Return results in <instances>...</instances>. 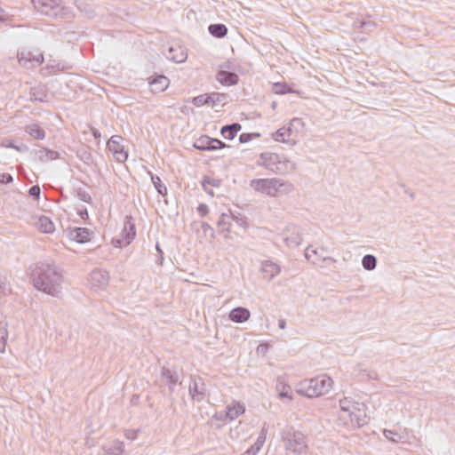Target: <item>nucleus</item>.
Here are the masks:
<instances>
[{"instance_id": "1", "label": "nucleus", "mask_w": 455, "mask_h": 455, "mask_svg": "<svg viewBox=\"0 0 455 455\" xmlns=\"http://www.w3.org/2000/svg\"><path fill=\"white\" fill-rule=\"evenodd\" d=\"M31 280L34 287L52 297H59L64 281L62 270L54 262H37L32 267Z\"/></svg>"}, {"instance_id": "2", "label": "nucleus", "mask_w": 455, "mask_h": 455, "mask_svg": "<svg viewBox=\"0 0 455 455\" xmlns=\"http://www.w3.org/2000/svg\"><path fill=\"white\" fill-rule=\"evenodd\" d=\"M366 410L363 403L343 397L339 400V419L347 427H363L367 423Z\"/></svg>"}, {"instance_id": "3", "label": "nucleus", "mask_w": 455, "mask_h": 455, "mask_svg": "<svg viewBox=\"0 0 455 455\" xmlns=\"http://www.w3.org/2000/svg\"><path fill=\"white\" fill-rule=\"evenodd\" d=\"M250 186L256 192L270 197L289 194L294 188L292 184L277 178L254 179L250 181Z\"/></svg>"}, {"instance_id": "4", "label": "nucleus", "mask_w": 455, "mask_h": 455, "mask_svg": "<svg viewBox=\"0 0 455 455\" xmlns=\"http://www.w3.org/2000/svg\"><path fill=\"white\" fill-rule=\"evenodd\" d=\"M258 164L269 172L280 175L291 173L296 169V164L290 159L270 152L261 153Z\"/></svg>"}, {"instance_id": "5", "label": "nucleus", "mask_w": 455, "mask_h": 455, "mask_svg": "<svg viewBox=\"0 0 455 455\" xmlns=\"http://www.w3.org/2000/svg\"><path fill=\"white\" fill-rule=\"evenodd\" d=\"M281 437L287 452H292L297 455H302L307 452L308 448L307 438L302 432L291 427L282 432Z\"/></svg>"}, {"instance_id": "6", "label": "nucleus", "mask_w": 455, "mask_h": 455, "mask_svg": "<svg viewBox=\"0 0 455 455\" xmlns=\"http://www.w3.org/2000/svg\"><path fill=\"white\" fill-rule=\"evenodd\" d=\"M136 235L135 220L132 216H126L124 228L120 234V237L113 239L115 247H124L129 245Z\"/></svg>"}, {"instance_id": "7", "label": "nucleus", "mask_w": 455, "mask_h": 455, "mask_svg": "<svg viewBox=\"0 0 455 455\" xmlns=\"http://www.w3.org/2000/svg\"><path fill=\"white\" fill-rule=\"evenodd\" d=\"M17 59L19 64L26 68H34L44 63V54L39 51L21 49L18 51Z\"/></svg>"}, {"instance_id": "8", "label": "nucleus", "mask_w": 455, "mask_h": 455, "mask_svg": "<svg viewBox=\"0 0 455 455\" xmlns=\"http://www.w3.org/2000/svg\"><path fill=\"white\" fill-rule=\"evenodd\" d=\"M324 248H313L307 246L305 250V258L313 265L323 267L325 263H335L336 259L324 255Z\"/></svg>"}, {"instance_id": "9", "label": "nucleus", "mask_w": 455, "mask_h": 455, "mask_svg": "<svg viewBox=\"0 0 455 455\" xmlns=\"http://www.w3.org/2000/svg\"><path fill=\"white\" fill-rule=\"evenodd\" d=\"M206 385L199 376H191L188 393L193 401L202 402L206 396Z\"/></svg>"}, {"instance_id": "10", "label": "nucleus", "mask_w": 455, "mask_h": 455, "mask_svg": "<svg viewBox=\"0 0 455 455\" xmlns=\"http://www.w3.org/2000/svg\"><path fill=\"white\" fill-rule=\"evenodd\" d=\"M121 140L122 138L120 136H112L107 144L115 159L119 163H124L128 158V153L120 143Z\"/></svg>"}, {"instance_id": "11", "label": "nucleus", "mask_w": 455, "mask_h": 455, "mask_svg": "<svg viewBox=\"0 0 455 455\" xmlns=\"http://www.w3.org/2000/svg\"><path fill=\"white\" fill-rule=\"evenodd\" d=\"M194 147L201 151H213L219 148H224L228 146L218 139H213L209 136H202L196 140Z\"/></svg>"}, {"instance_id": "12", "label": "nucleus", "mask_w": 455, "mask_h": 455, "mask_svg": "<svg viewBox=\"0 0 455 455\" xmlns=\"http://www.w3.org/2000/svg\"><path fill=\"white\" fill-rule=\"evenodd\" d=\"M34 8L44 15H55L60 0H31Z\"/></svg>"}, {"instance_id": "13", "label": "nucleus", "mask_w": 455, "mask_h": 455, "mask_svg": "<svg viewBox=\"0 0 455 455\" xmlns=\"http://www.w3.org/2000/svg\"><path fill=\"white\" fill-rule=\"evenodd\" d=\"M310 380L312 381L315 393H316V397L327 394L333 384L331 378L325 374L312 378Z\"/></svg>"}, {"instance_id": "14", "label": "nucleus", "mask_w": 455, "mask_h": 455, "mask_svg": "<svg viewBox=\"0 0 455 455\" xmlns=\"http://www.w3.org/2000/svg\"><path fill=\"white\" fill-rule=\"evenodd\" d=\"M90 282L92 287L104 289L109 282V274L108 271L96 268L90 275Z\"/></svg>"}, {"instance_id": "15", "label": "nucleus", "mask_w": 455, "mask_h": 455, "mask_svg": "<svg viewBox=\"0 0 455 455\" xmlns=\"http://www.w3.org/2000/svg\"><path fill=\"white\" fill-rule=\"evenodd\" d=\"M179 374L175 371L163 367L161 369L160 379L162 383L168 387L171 393L174 392L179 382Z\"/></svg>"}, {"instance_id": "16", "label": "nucleus", "mask_w": 455, "mask_h": 455, "mask_svg": "<svg viewBox=\"0 0 455 455\" xmlns=\"http://www.w3.org/2000/svg\"><path fill=\"white\" fill-rule=\"evenodd\" d=\"M166 58L176 63H183L188 58V53L182 46L175 44L169 47Z\"/></svg>"}, {"instance_id": "17", "label": "nucleus", "mask_w": 455, "mask_h": 455, "mask_svg": "<svg viewBox=\"0 0 455 455\" xmlns=\"http://www.w3.org/2000/svg\"><path fill=\"white\" fill-rule=\"evenodd\" d=\"M104 455H128L125 452L124 442L117 439L113 440L108 444L102 446Z\"/></svg>"}, {"instance_id": "18", "label": "nucleus", "mask_w": 455, "mask_h": 455, "mask_svg": "<svg viewBox=\"0 0 455 455\" xmlns=\"http://www.w3.org/2000/svg\"><path fill=\"white\" fill-rule=\"evenodd\" d=\"M68 236L72 241L84 243L90 240V231L86 228H75L68 230Z\"/></svg>"}, {"instance_id": "19", "label": "nucleus", "mask_w": 455, "mask_h": 455, "mask_svg": "<svg viewBox=\"0 0 455 455\" xmlns=\"http://www.w3.org/2000/svg\"><path fill=\"white\" fill-rule=\"evenodd\" d=\"M32 154L42 163H46L52 160H56L60 157L59 152L49 149L47 148H41L35 149Z\"/></svg>"}, {"instance_id": "20", "label": "nucleus", "mask_w": 455, "mask_h": 455, "mask_svg": "<svg viewBox=\"0 0 455 455\" xmlns=\"http://www.w3.org/2000/svg\"><path fill=\"white\" fill-rule=\"evenodd\" d=\"M250 311L242 307H237L231 310L229 313V318L234 323H242L246 322L250 318Z\"/></svg>"}, {"instance_id": "21", "label": "nucleus", "mask_w": 455, "mask_h": 455, "mask_svg": "<svg viewBox=\"0 0 455 455\" xmlns=\"http://www.w3.org/2000/svg\"><path fill=\"white\" fill-rule=\"evenodd\" d=\"M218 81L223 85H235L238 83V76L235 73L229 71H219L217 75Z\"/></svg>"}, {"instance_id": "22", "label": "nucleus", "mask_w": 455, "mask_h": 455, "mask_svg": "<svg viewBox=\"0 0 455 455\" xmlns=\"http://www.w3.org/2000/svg\"><path fill=\"white\" fill-rule=\"evenodd\" d=\"M297 393L308 398L316 397L312 381L309 379H304L298 384Z\"/></svg>"}, {"instance_id": "23", "label": "nucleus", "mask_w": 455, "mask_h": 455, "mask_svg": "<svg viewBox=\"0 0 455 455\" xmlns=\"http://www.w3.org/2000/svg\"><path fill=\"white\" fill-rule=\"evenodd\" d=\"M291 134V127L283 126V127L278 129L276 132H275L272 134V138L274 140H275L277 142L293 145V144H295V141L291 142V140H290Z\"/></svg>"}, {"instance_id": "24", "label": "nucleus", "mask_w": 455, "mask_h": 455, "mask_svg": "<svg viewBox=\"0 0 455 455\" xmlns=\"http://www.w3.org/2000/svg\"><path fill=\"white\" fill-rule=\"evenodd\" d=\"M25 132L37 140H43L45 136V131L38 124H30L25 126Z\"/></svg>"}, {"instance_id": "25", "label": "nucleus", "mask_w": 455, "mask_h": 455, "mask_svg": "<svg viewBox=\"0 0 455 455\" xmlns=\"http://www.w3.org/2000/svg\"><path fill=\"white\" fill-rule=\"evenodd\" d=\"M261 271L267 278L271 280L280 273L281 268L277 264L266 260L262 263Z\"/></svg>"}, {"instance_id": "26", "label": "nucleus", "mask_w": 455, "mask_h": 455, "mask_svg": "<svg viewBox=\"0 0 455 455\" xmlns=\"http://www.w3.org/2000/svg\"><path fill=\"white\" fill-rule=\"evenodd\" d=\"M30 100L45 102L47 100V90L44 85L32 87L29 92Z\"/></svg>"}, {"instance_id": "27", "label": "nucleus", "mask_w": 455, "mask_h": 455, "mask_svg": "<svg viewBox=\"0 0 455 455\" xmlns=\"http://www.w3.org/2000/svg\"><path fill=\"white\" fill-rule=\"evenodd\" d=\"M36 226L42 233L45 234H51L55 230L53 222L50 218L44 215H42L38 218L37 221L36 222Z\"/></svg>"}, {"instance_id": "28", "label": "nucleus", "mask_w": 455, "mask_h": 455, "mask_svg": "<svg viewBox=\"0 0 455 455\" xmlns=\"http://www.w3.org/2000/svg\"><path fill=\"white\" fill-rule=\"evenodd\" d=\"M169 86V79L164 76H157L150 84L153 92H162Z\"/></svg>"}, {"instance_id": "29", "label": "nucleus", "mask_w": 455, "mask_h": 455, "mask_svg": "<svg viewBox=\"0 0 455 455\" xmlns=\"http://www.w3.org/2000/svg\"><path fill=\"white\" fill-rule=\"evenodd\" d=\"M242 126L238 123H234L231 124L224 125L221 130L220 133L226 140H233L237 132L241 130Z\"/></svg>"}, {"instance_id": "30", "label": "nucleus", "mask_w": 455, "mask_h": 455, "mask_svg": "<svg viewBox=\"0 0 455 455\" xmlns=\"http://www.w3.org/2000/svg\"><path fill=\"white\" fill-rule=\"evenodd\" d=\"M245 411V408L243 404L240 403H235L232 405L227 407V418L229 420H235L240 415H242Z\"/></svg>"}, {"instance_id": "31", "label": "nucleus", "mask_w": 455, "mask_h": 455, "mask_svg": "<svg viewBox=\"0 0 455 455\" xmlns=\"http://www.w3.org/2000/svg\"><path fill=\"white\" fill-rule=\"evenodd\" d=\"M283 241L288 247L295 248L301 243L302 237L299 234L298 229L296 228H293V230L291 233V235H286L283 237Z\"/></svg>"}, {"instance_id": "32", "label": "nucleus", "mask_w": 455, "mask_h": 455, "mask_svg": "<svg viewBox=\"0 0 455 455\" xmlns=\"http://www.w3.org/2000/svg\"><path fill=\"white\" fill-rule=\"evenodd\" d=\"M68 67L63 63L52 61V63L47 64L43 69L44 76H52L55 74V71H64L68 69Z\"/></svg>"}, {"instance_id": "33", "label": "nucleus", "mask_w": 455, "mask_h": 455, "mask_svg": "<svg viewBox=\"0 0 455 455\" xmlns=\"http://www.w3.org/2000/svg\"><path fill=\"white\" fill-rule=\"evenodd\" d=\"M209 33L217 38L224 37L228 33V28L224 24H212L208 27Z\"/></svg>"}, {"instance_id": "34", "label": "nucleus", "mask_w": 455, "mask_h": 455, "mask_svg": "<svg viewBox=\"0 0 455 455\" xmlns=\"http://www.w3.org/2000/svg\"><path fill=\"white\" fill-rule=\"evenodd\" d=\"M362 266L367 271L375 269L377 266V259L374 255L367 254L362 259Z\"/></svg>"}, {"instance_id": "35", "label": "nucleus", "mask_w": 455, "mask_h": 455, "mask_svg": "<svg viewBox=\"0 0 455 455\" xmlns=\"http://www.w3.org/2000/svg\"><path fill=\"white\" fill-rule=\"evenodd\" d=\"M228 99L226 93L221 92H212L208 93L209 104L216 105L219 103L225 104Z\"/></svg>"}, {"instance_id": "36", "label": "nucleus", "mask_w": 455, "mask_h": 455, "mask_svg": "<svg viewBox=\"0 0 455 455\" xmlns=\"http://www.w3.org/2000/svg\"><path fill=\"white\" fill-rule=\"evenodd\" d=\"M276 388L279 391L280 397L292 399L291 388L289 385L278 380Z\"/></svg>"}, {"instance_id": "37", "label": "nucleus", "mask_w": 455, "mask_h": 455, "mask_svg": "<svg viewBox=\"0 0 455 455\" xmlns=\"http://www.w3.org/2000/svg\"><path fill=\"white\" fill-rule=\"evenodd\" d=\"M74 195L79 200L90 204L92 202L91 195L84 188H76L74 189Z\"/></svg>"}, {"instance_id": "38", "label": "nucleus", "mask_w": 455, "mask_h": 455, "mask_svg": "<svg viewBox=\"0 0 455 455\" xmlns=\"http://www.w3.org/2000/svg\"><path fill=\"white\" fill-rule=\"evenodd\" d=\"M11 293V284L6 275L0 273V295L6 296Z\"/></svg>"}, {"instance_id": "39", "label": "nucleus", "mask_w": 455, "mask_h": 455, "mask_svg": "<svg viewBox=\"0 0 455 455\" xmlns=\"http://www.w3.org/2000/svg\"><path fill=\"white\" fill-rule=\"evenodd\" d=\"M230 218L228 214L222 213L217 222L218 228L220 231H229L231 223L228 220Z\"/></svg>"}, {"instance_id": "40", "label": "nucleus", "mask_w": 455, "mask_h": 455, "mask_svg": "<svg viewBox=\"0 0 455 455\" xmlns=\"http://www.w3.org/2000/svg\"><path fill=\"white\" fill-rule=\"evenodd\" d=\"M152 183L154 184V187L157 190V192L161 196H165L167 194V188L164 186V184L162 182L161 179L158 176H151Z\"/></svg>"}, {"instance_id": "41", "label": "nucleus", "mask_w": 455, "mask_h": 455, "mask_svg": "<svg viewBox=\"0 0 455 455\" xmlns=\"http://www.w3.org/2000/svg\"><path fill=\"white\" fill-rule=\"evenodd\" d=\"M8 331L5 323H0V352L5 351Z\"/></svg>"}, {"instance_id": "42", "label": "nucleus", "mask_w": 455, "mask_h": 455, "mask_svg": "<svg viewBox=\"0 0 455 455\" xmlns=\"http://www.w3.org/2000/svg\"><path fill=\"white\" fill-rule=\"evenodd\" d=\"M383 435L390 442H393V443L403 442V435L395 431L385 429L383 432Z\"/></svg>"}, {"instance_id": "43", "label": "nucleus", "mask_w": 455, "mask_h": 455, "mask_svg": "<svg viewBox=\"0 0 455 455\" xmlns=\"http://www.w3.org/2000/svg\"><path fill=\"white\" fill-rule=\"evenodd\" d=\"M273 92L275 94H286L288 92H291V90L289 87V85L285 83H275L273 84L272 88Z\"/></svg>"}, {"instance_id": "44", "label": "nucleus", "mask_w": 455, "mask_h": 455, "mask_svg": "<svg viewBox=\"0 0 455 455\" xmlns=\"http://www.w3.org/2000/svg\"><path fill=\"white\" fill-rule=\"evenodd\" d=\"M220 184H221L220 180L210 178L208 176H204L201 181V185L204 189H206V186L218 188L220 186Z\"/></svg>"}, {"instance_id": "45", "label": "nucleus", "mask_w": 455, "mask_h": 455, "mask_svg": "<svg viewBox=\"0 0 455 455\" xmlns=\"http://www.w3.org/2000/svg\"><path fill=\"white\" fill-rule=\"evenodd\" d=\"M192 103L196 107H202L205 104H209L208 93L201 94L192 99Z\"/></svg>"}, {"instance_id": "46", "label": "nucleus", "mask_w": 455, "mask_h": 455, "mask_svg": "<svg viewBox=\"0 0 455 455\" xmlns=\"http://www.w3.org/2000/svg\"><path fill=\"white\" fill-rule=\"evenodd\" d=\"M266 433L267 430L265 428H262L261 433L257 438V441L251 446V448H257V452L259 451L261 447L263 446L265 440H266Z\"/></svg>"}, {"instance_id": "47", "label": "nucleus", "mask_w": 455, "mask_h": 455, "mask_svg": "<svg viewBox=\"0 0 455 455\" xmlns=\"http://www.w3.org/2000/svg\"><path fill=\"white\" fill-rule=\"evenodd\" d=\"M201 228L205 236H210L213 239L215 237V231L207 222H201Z\"/></svg>"}, {"instance_id": "48", "label": "nucleus", "mask_w": 455, "mask_h": 455, "mask_svg": "<svg viewBox=\"0 0 455 455\" xmlns=\"http://www.w3.org/2000/svg\"><path fill=\"white\" fill-rule=\"evenodd\" d=\"M231 218L235 220L238 226L245 228L247 226V219L244 216H242L240 213L235 215L231 213Z\"/></svg>"}, {"instance_id": "49", "label": "nucleus", "mask_w": 455, "mask_h": 455, "mask_svg": "<svg viewBox=\"0 0 455 455\" xmlns=\"http://www.w3.org/2000/svg\"><path fill=\"white\" fill-rule=\"evenodd\" d=\"M359 27L365 32H371L376 27V23L373 21H361Z\"/></svg>"}, {"instance_id": "50", "label": "nucleus", "mask_w": 455, "mask_h": 455, "mask_svg": "<svg viewBox=\"0 0 455 455\" xmlns=\"http://www.w3.org/2000/svg\"><path fill=\"white\" fill-rule=\"evenodd\" d=\"M28 194L34 199L38 200L41 194L40 187L38 185L32 186L28 190Z\"/></svg>"}, {"instance_id": "51", "label": "nucleus", "mask_w": 455, "mask_h": 455, "mask_svg": "<svg viewBox=\"0 0 455 455\" xmlns=\"http://www.w3.org/2000/svg\"><path fill=\"white\" fill-rule=\"evenodd\" d=\"M259 133H245V132H243V133L240 134L239 141L241 143H247L251 140L252 137H259Z\"/></svg>"}, {"instance_id": "52", "label": "nucleus", "mask_w": 455, "mask_h": 455, "mask_svg": "<svg viewBox=\"0 0 455 455\" xmlns=\"http://www.w3.org/2000/svg\"><path fill=\"white\" fill-rule=\"evenodd\" d=\"M197 213L201 216V217H204L206 216L208 213H209V207L207 204H200L198 206H197Z\"/></svg>"}, {"instance_id": "53", "label": "nucleus", "mask_w": 455, "mask_h": 455, "mask_svg": "<svg viewBox=\"0 0 455 455\" xmlns=\"http://www.w3.org/2000/svg\"><path fill=\"white\" fill-rule=\"evenodd\" d=\"M138 434H139V430L127 429V430H125L124 436L128 440L133 441V440H135L138 437Z\"/></svg>"}, {"instance_id": "54", "label": "nucleus", "mask_w": 455, "mask_h": 455, "mask_svg": "<svg viewBox=\"0 0 455 455\" xmlns=\"http://www.w3.org/2000/svg\"><path fill=\"white\" fill-rule=\"evenodd\" d=\"M13 181V178L10 173H0V183L9 184Z\"/></svg>"}, {"instance_id": "55", "label": "nucleus", "mask_w": 455, "mask_h": 455, "mask_svg": "<svg viewBox=\"0 0 455 455\" xmlns=\"http://www.w3.org/2000/svg\"><path fill=\"white\" fill-rule=\"evenodd\" d=\"M78 215L83 219V220H87L89 218V214H88V212H87V209L84 208V209H81L79 210L78 212Z\"/></svg>"}, {"instance_id": "56", "label": "nucleus", "mask_w": 455, "mask_h": 455, "mask_svg": "<svg viewBox=\"0 0 455 455\" xmlns=\"http://www.w3.org/2000/svg\"><path fill=\"white\" fill-rule=\"evenodd\" d=\"M257 448H251L250 447L249 449H247L243 453H242L241 455H257Z\"/></svg>"}, {"instance_id": "57", "label": "nucleus", "mask_w": 455, "mask_h": 455, "mask_svg": "<svg viewBox=\"0 0 455 455\" xmlns=\"http://www.w3.org/2000/svg\"><path fill=\"white\" fill-rule=\"evenodd\" d=\"M91 130H92V133L93 137L96 140H99L100 138V132L95 128H92Z\"/></svg>"}, {"instance_id": "58", "label": "nucleus", "mask_w": 455, "mask_h": 455, "mask_svg": "<svg viewBox=\"0 0 455 455\" xmlns=\"http://www.w3.org/2000/svg\"><path fill=\"white\" fill-rule=\"evenodd\" d=\"M278 327L282 330L284 329L286 327V321L284 319H279Z\"/></svg>"}, {"instance_id": "59", "label": "nucleus", "mask_w": 455, "mask_h": 455, "mask_svg": "<svg viewBox=\"0 0 455 455\" xmlns=\"http://www.w3.org/2000/svg\"><path fill=\"white\" fill-rule=\"evenodd\" d=\"M367 377L370 379H378V374L375 371H371V372L367 373Z\"/></svg>"}, {"instance_id": "60", "label": "nucleus", "mask_w": 455, "mask_h": 455, "mask_svg": "<svg viewBox=\"0 0 455 455\" xmlns=\"http://www.w3.org/2000/svg\"><path fill=\"white\" fill-rule=\"evenodd\" d=\"M302 124V121L299 118H293L291 122V125Z\"/></svg>"}, {"instance_id": "61", "label": "nucleus", "mask_w": 455, "mask_h": 455, "mask_svg": "<svg viewBox=\"0 0 455 455\" xmlns=\"http://www.w3.org/2000/svg\"><path fill=\"white\" fill-rule=\"evenodd\" d=\"M207 194H209L210 196H213V191L212 189L209 188V187L206 186V189H204Z\"/></svg>"}, {"instance_id": "62", "label": "nucleus", "mask_w": 455, "mask_h": 455, "mask_svg": "<svg viewBox=\"0 0 455 455\" xmlns=\"http://www.w3.org/2000/svg\"><path fill=\"white\" fill-rule=\"evenodd\" d=\"M8 147L10 148H15L17 150H19V148L17 146H14L13 144H10Z\"/></svg>"}, {"instance_id": "63", "label": "nucleus", "mask_w": 455, "mask_h": 455, "mask_svg": "<svg viewBox=\"0 0 455 455\" xmlns=\"http://www.w3.org/2000/svg\"><path fill=\"white\" fill-rule=\"evenodd\" d=\"M156 250H157V251H159V252H161V251H162L160 250V248H159V245H158V244H156Z\"/></svg>"}, {"instance_id": "64", "label": "nucleus", "mask_w": 455, "mask_h": 455, "mask_svg": "<svg viewBox=\"0 0 455 455\" xmlns=\"http://www.w3.org/2000/svg\"><path fill=\"white\" fill-rule=\"evenodd\" d=\"M272 107H273V108H275V102H273Z\"/></svg>"}]
</instances>
